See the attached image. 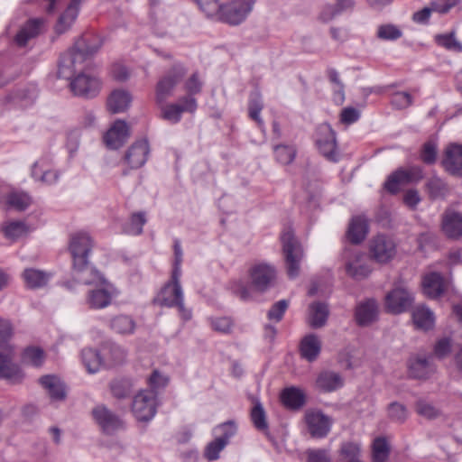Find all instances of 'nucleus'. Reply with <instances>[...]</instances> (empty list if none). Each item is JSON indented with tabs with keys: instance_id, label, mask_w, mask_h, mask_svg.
<instances>
[{
	"instance_id": "1",
	"label": "nucleus",
	"mask_w": 462,
	"mask_h": 462,
	"mask_svg": "<svg viewBox=\"0 0 462 462\" xmlns=\"http://www.w3.org/2000/svg\"><path fill=\"white\" fill-rule=\"evenodd\" d=\"M93 242L88 234L79 232L71 235L69 251L72 259V276L78 282L90 285L102 279V274L88 261Z\"/></svg>"
},
{
	"instance_id": "2",
	"label": "nucleus",
	"mask_w": 462,
	"mask_h": 462,
	"mask_svg": "<svg viewBox=\"0 0 462 462\" xmlns=\"http://www.w3.org/2000/svg\"><path fill=\"white\" fill-rule=\"evenodd\" d=\"M208 17H216L230 25L242 23L253 11L255 0H232L221 5L219 0H194Z\"/></svg>"
},
{
	"instance_id": "3",
	"label": "nucleus",
	"mask_w": 462,
	"mask_h": 462,
	"mask_svg": "<svg viewBox=\"0 0 462 462\" xmlns=\"http://www.w3.org/2000/svg\"><path fill=\"white\" fill-rule=\"evenodd\" d=\"M102 44L103 42L97 37L84 35L79 38L74 46L60 56L58 77L71 79L77 66L81 65L87 58L97 53Z\"/></svg>"
},
{
	"instance_id": "4",
	"label": "nucleus",
	"mask_w": 462,
	"mask_h": 462,
	"mask_svg": "<svg viewBox=\"0 0 462 462\" xmlns=\"http://www.w3.org/2000/svg\"><path fill=\"white\" fill-rule=\"evenodd\" d=\"M282 251L285 258L287 273L290 278H295L300 273L303 250L291 227L285 228L281 235Z\"/></svg>"
},
{
	"instance_id": "5",
	"label": "nucleus",
	"mask_w": 462,
	"mask_h": 462,
	"mask_svg": "<svg viewBox=\"0 0 462 462\" xmlns=\"http://www.w3.org/2000/svg\"><path fill=\"white\" fill-rule=\"evenodd\" d=\"M180 276H174L171 273V281L162 289L159 300L160 304L166 307H177L180 315L184 320L191 319V311L185 308L183 291L180 285Z\"/></svg>"
},
{
	"instance_id": "6",
	"label": "nucleus",
	"mask_w": 462,
	"mask_h": 462,
	"mask_svg": "<svg viewBox=\"0 0 462 462\" xmlns=\"http://www.w3.org/2000/svg\"><path fill=\"white\" fill-rule=\"evenodd\" d=\"M93 284L100 285L95 289L89 290L86 302L90 309L101 310L108 307L118 292L116 289L102 276V279Z\"/></svg>"
},
{
	"instance_id": "7",
	"label": "nucleus",
	"mask_w": 462,
	"mask_h": 462,
	"mask_svg": "<svg viewBox=\"0 0 462 462\" xmlns=\"http://www.w3.org/2000/svg\"><path fill=\"white\" fill-rule=\"evenodd\" d=\"M132 411L140 421H148L156 413V393L153 391H141L133 401Z\"/></svg>"
},
{
	"instance_id": "8",
	"label": "nucleus",
	"mask_w": 462,
	"mask_h": 462,
	"mask_svg": "<svg viewBox=\"0 0 462 462\" xmlns=\"http://www.w3.org/2000/svg\"><path fill=\"white\" fill-rule=\"evenodd\" d=\"M422 177V171L419 167H411L408 170L400 168L388 176L383 187L391 194H396L402 185L417 182Z\"/></svg>"
},
{
	"instance_id": "9",
	"label": "nucleus",
	"mask_w": 462,
	"mask_h": 462,
	"mask_svg": "<svg viewBox=\"0 0 462 462\" xmlns=\"http://www.w3.org/2000/svg\"><path fill=\"white\" fill-rule=\"evenodd\" d=\"M197 100L193 97L183 96L177 103H171L162 106V118L177 124L181 120L182 114L194 113L197 109Z\"/></svg>"
},
{
	"instance_id": "10",
	"label": "nucleus",
	"mask_w": 462,
	"mask_h": 462,
	"mask_svg": "<svg viewBox=\"0 0 462 462\" xmlns=\"http://www.w3.org/2000/svg\"><path fill=\"white\" fill-rule=\"evenodd\" d=\"M412 292L403 286H396L385 296L386 310L394 314L406 311L413 302Z\"/></svg>"
},
{
	"instance_id": "11",
	"label": "nucleus",
	"mask_w": 462,
	"mask_h": 462,
	"mask_svg": "<svg viewBox=\"0 0 462 462\" xmlns=\"http://www.w3.org/2000/svg\"><path fill=\"white\" fill-rule=\"evenodd\" d=\"M249 276L252 289L263 292L272 286L276 272L270 264L257 263L250 269Z\"/></svg>"
},
{
	"instance_id": "12",
	"label": "nucleus",
	"mask_w": 462,
	"mask_h": 462,
	"mask_svg": "<svg viewBox=\"0 0 462 462\" xmlns=\"http://www.w3.org/2000/svg\"><path fill=\"white\" fill-rule=\"evenodd\" d=\"M92 416L105 434L111 435L123 428L122 420L103 404L97 405L92 410Z\"/></svg>"
},
{
	"instance_id": "13",
	"label": "nucleus",
	"mask_w": 462,
	"mask_h": 462,
	"mask_svg": "<svg viewBox=\"0 0 462 462\" xmlns=\"http://www.w3.org/2000/svg\"><path fill=\"white\" fill-rule=\"evenodd\" d=\"M186 71L182 66H174L156 86V102L160 105L171 95L175 86L184 77Z\"/></svg>"
},
{
	"instance_id": "14",
	"label": "nucleus",
	"mask_w": 462,
	"mask_h": 462,
	"mask_svg": "<svg viewBox=\"0 0 462 462\" xmlns=\"http://www.w3.org/2000/svg\"><path fill=\"white\" fill-rule=\"evenodd\" d=\"M316 143L319 152L329 161L337 162L336 133L329 125H322L318 130Z\"/></svg>"
},
{
	"instance_id": "15",
	"label": "nucleus",
	"mask_w": 462,
	"mask_h": 462,
	"mask_svg": "<svg viewBox=\"0 0 462 462\" xmlns=\"http://www.w3.org/2000/svg\"><path fill=\"white\" fill-rule=\"evenodd\" d=\"M305 420L309 432L312 438L323 439L329 433L332 419L320 411L307 412Z\"/></svg>"
},
{
	"instance_id": "16",
	"label": "nucleus",
	"mask_w": 462,
	"mask_h": 462,
	"mask_svg": "<svg viewBox=\"0 0 462 462\" xmlns=\"http://www.w3.org/2000/svg\"><path fill=\"white\" fill-rule=\"evenodd\" d=\"M370 252L378 263H387L395 254V244L390 237L379 235L371 241Z\"/></svg>"
},
{
	"instance_id": "17",
	"label": "nucleus",
	"mask_w": 462,
	"mask_h": 462,
	"mask_svg": "<svg viewBox=\"0 0 462 462\" xmlns=\"http://www.w3.org/2000/svg\"><path fill=\"white\" fill-rule=\"evenodd\" d=\"M69 85L75 95L85 97H95L100 89L99 79L84 73L74 78Z\"/></svg>"
},
{
	"instance_id": "18",
	"label": "nucleus",
	"mask_w": 462,
	"mask_h": 462,
	"mask_svg": "<svg viewBox=\"0 0 462 462\" xmlns=\"http://www.w3.org/2000/svg\"><path fill=\"white\" fill-rule=\"evenodd\" d=\"M150 147L146 139L138 140L126 151L124 160L130 169L136 170L143 167L148 160Z\"/></svg>"
},
{
	"instance_id": "19",
	"label": "nucleus",
	"mask_w": 462,
	"mask_h": 462,
	"mask_svg": "<svg viewBox=\"0 0 462 462\" xmlns=\"http://www.w3.org/2000/svg\"><path fill=\"white\" fill-rule=\"evenodd\" d=\"M43 25L44 20L42 18L28 20L14 37V44L19 48L25 47L29 41L37 37L42 32Z\"/></svg>"
},
{
	"instance_id": "20",
	"label": "nucleus",
	"mask_w": 462,
	"mask_h": 462,
	"mask_svg": "<svg viewBox=\"0 0 462 462\" xmlns=\"http://www.w3.org/2000/svg\"><path fill=\"white\" fill-rule=\"evenodd\" d=\"M130 135L129 127L125 121L116 120L104 135V142L110 149L120 148Z\"/></svg>"
},
{
	"instance_id": "21",
	"label": "nucleus",
	"mask_w": 462,
	"mask_h": 462,
	"mask_svg": "<svg viewBox=\"0 0 462 462\" xmlns=\"http://www.w3.org/2000/svg\"><path fill=\"white\" fill-rule=\"evenodd\" d=\"M51 160L42 157L35 162L32 167L31 175L36 180L43 184L51 185L58 181L60 172L50 168Z\"/></svg>"
},
{
	"instance_id": "22",
	"label": "nucleus",
	"mask_w": 462,
	"mask_h": 462,
	"mask_svg": "<svg viewBox=\"0 0 462 462\" xmlns=\"http://www.w3.org/2000/svg\"><path fill=\"white\" fill-rule=\"evenodd\" d=\"M442 164L450 174L462 177V144L452 143L448 145Z\"/></svg>"
},
{
	"instance_id": "23",
	"label": "nucleus",
	"mask_w": 462,
	"mask_h": 462,
	"mask_svg": "<svg viewBox=\"0 0 462 462\" xmlns=\"http://www.w3.org/2000/svg\"><path fill=\"white\" fill-rule=\"evenodd\" d=\"M378 317V304L374 299L361 301L356 308L355 318L361 327H366L374 322Z\"/></svg>"
},
{
	"instance_id": "24",
	"label": "nucleus",
	"mask_w": 462,
	"mask_h": 462,
	"mask_svg": "<svg viewBox=\"0 0 462 462\" xmlns=\"http://www.w3.org/2000/svg\"><path fill=\"white\" fill-rule=\"evenodd\" d=\"M322 343L319 337L310 333L304 336L299 346V351L301 358L308 362H314L318 359L321 352Z\"/></svg>"
},
{
	"instance_id": "25",
	"label": "nucleus",
	"mask_w": 462,
	"mask_h": 462,
	"mask_svg": "<svg viewBox=\"0 0 462 462\" xmlns=\"http://www.w3.org/2000/svg\"><path fill=\"white\" fill-rule=\"evenodd\" d=\"M344 385V379L340 374L325 370L319 374L316 379V387L323 393L335 392Z\"/></svg>"
},
{
	"instance_id": "26",
	"label": "nucleus",
	"mask_w": 462,
	"mask_h": 462,
	"mask_svg": "<svg viewBox=\"0 0 462 462\" xmlns=\"http://www.w3.org/2000/svg\"><path fill=\"white\" fill-rule=\"evenodd\" d=\"M81 2L82 0H71L65 11L60 15L55 25V32L58 34H62L70 29L79 15Z\"/></svg>"
},
{
	"instance_id": "27",
	"label": "nucleus",
	"mask_w": 462,
	"mask_h": 462,
	"mask_svg": "<svg viewBox=\"0 0 462 462\" xmlns=\"http://www.w3.org/2000/svg\"><path fill=\"white\" fill-rule=\"evenodd\" d=\"M442 231L451 239L462 237V214L447 211L442 217Z\"/></svg>"
},
{
	"instance_id": "28",
	"label": "nucleus",
	"mask_w": 462,
	"mask_h": 462,
	"mask_svg": "<svg viewBox=\"0 0 462 462\" xmlns=\"http://www.w3.org/2000/svg\"><path fill=\"white\" fill-rule=\"evenodd\" d=\"M355 5V0H336L335 4L325 5L320 11L319 20L328 23L343 13L352 11Z\"/></svg>"
},
{
	"instance_id": "29",
	"label": "nucleus",
	"mask_w": 462,
	"mask_h": 462,
	"mask_svg": "<svg viewBox=\"0 0 462 462\" xmlns=\"http://www.w3.org/2000/svg\"><path fill=\"white\" fill-rule=\"evenodd\" d=\"M22 276L28 288L40 289L48 284L52 273L35 268H27L23 272Z\"/></svg>"
},
{
	"instance_id": "30",
	"label": "nucleus",
	"mask_w": 462,
	"mask_h": 462,
	"mask_svg": "<svg viewBox=\"0 0 462 462\" xmlns=\"http://www.w3.org/2000/svg\"><path fill=\"white\" fill-rule=\"evenodd\" d=\"M433 372V365L427 357L416 356L409 360V373L415 379L428 378Z\"/></svg>"
},
{
	"instance_id": "31",
	"label": "nucleus",
	"mask_w": 462,
	"mask_h": 462,
	"mask_svg": "<svg viewBox=\"0 0 462 462\" xmlns=\"http://www.w3.org/2000/svg\"><path fill=\"white\" fill-rule=\"evenodd\" d=\"M354 259L348 260L346 264V273L355 280L360 281L368 277L371 273L370 267L363 263V254L359 252H355Z\"/></svg>"
},
{
	"instance_id": "32",
	"label": "nucleus",
	"mask_w": 462,
	"mask_h": 462,
	"mask_svg": "<svg viewBox=\"0 0 462 462\" xmlns=\"http://www.w3.org/2000/svg\"><path fill=\"white\" fill-rule=\"evenodd\" d=\"M132 102L129 92L123 89L114 90L107 99V108L113 114L125 112Z\"/></svg>"
},
{
	"instance_id": "33",
	"label": "nucleus",
	"mask_w": 462,
	"mask_h": 462,
	"mask_svg": "<svg viewBox=\"0 0 462 462\" xmlns=\"http://www.w3.org/2000/svg\"><path fill=\"white\" fill-rule=\"evenodd\" d=\"M40 383L47 390L50 397L54 401L65 398V388L60 379L55 375H44L40 378Z\"/></svg>"
},
{
	"instance_id": "34",
	"label": "nucleus",
	"mask_w": 462,
	"mask_h": 462,
	"mask_svg": "<svg viewBox=\"0 0 462 462\" xmlns=\"http://www.w3.org/2000/svg\"><path fill=\"white\" fill-rule=\"evenodd\" d=\"M424 293L430 298H436L444 291V280L440 273H430L422 281Z\"/></svg>"
},
{
	"instance_id": "35",
	"label": "nucleus",
	"mask_w": 462,
	"mask_h": 462,
	"mask_svg": "<svg viewBox=\"0 0 462 462\" xmlns=\"http://www.w3.org/2000/svg\"><path fill=\"white\" fill-rule=\"evenodd\" d=\"M368 232V224L365 217H355L352 218L348 230L347 237L353 244H360L366 236Z\"/></svg>"
},
{
	"instance_id": "36",
	"label": "nucleus",
	"mask_w": 462,
	"mask_h": 462,
	"mask_svg": "<svg viewBox=\"0 0 462 462\" xmlns=\"http://www.w3.org/2000/svg\"><path fill=\"white\" fill-rule=\"evenodd\" d=\"M328 305L323 302H314L310 306L309 325L313 328L325 326L328 317Z\"/></svg>"
},
{
	"instance_id": "37",
	"label": "nucleus",
	"mask_w": 462,
	"mask_h": 462,
	"mask_svg": "<svg viewBox=\"0 0 462 462\" xmlns=\"http://www.w3.org/2000/svg\"><path fill=\"white\" fill-rule=\"evenodd\" d=\"M82 363L90 374H95L103 366H106V362L101 356L97 349L85 348L81 352Z\"/></svg>"
},
{
	"instance_id": "38",
	"label": "nucleus",
	"mask_w": 462,
	"mask_h": 462,
	"mask_svg": "<svg viewBox=\"0 0 462 462\" xmlns=\"http://www.w3.org/2000/svg\"><path fill=\"white\" fill-rule=\"evenodd\" d=\"M414 325L420 329L429 330L434 325L433 312L425 306H418L412 312Z\"/></svg>"
},
{
	"instance_id": "39",
	"label": "nucleus",
	"mask_w": 462,
	"mask_h": 462,
	"mask_svg": "<svg viewBox=\"0 0 462 462\" xmlns=\"http://www.w3.org/2000/svg\"><path fill=\"white\" fill-rule=\"evenodd\" d=\"M24 375L18 365L13 361L0 363V379L5 380L10 383L15 384L23 381Z\"/></svg>"
},
{
	"instance_id": "40",
	"label": "nucleus",
	"mask_w": 462,
	"mask_h": 462,
	"mask_svg": "<svg viewBox=\"0 0 462 462\" xmlns=\"http://www.w3.org/2000/svg\"><path fill=\"white\" fill-rule=\"evenodd\" d=\"M283 404L290 409H300L305 403L303 392L296 387H290L283 390L282 393Z\"/></svg>"
},
{
	"instance_id": "41",
	"label": "nucleus",
	"mask_w": 462,
	"mask_h": 462,
	"mask_svg": "<svg viewBox=\"0 0 462 462\" xmlns=\"http://www.w3.org/2000/svg\"><path fill=\"white\" fill-rule=\"evenodd\" d=\"M111 328L122 335L133 334L135 329L134 320L127 315H118L111 319Z\"/></svg>"
},
{
	"instance_id": "42",
	"label": "nucleus",
	"mask_w": 462,
	"mask_h": 462,
	"mask_svg": "<svg viewBox=\"0 0 462 462\" xmlns=\"http://www.w3.org/2000/svg\"><path fill=\"white\" fill-rule=\"evenodd\" d=\"M133 390V382L129 378H116L110 383V391L114 397L125 399Z\"/></svg>"
},
{
	"instance_id": "43",
	"label": "nucleus",
	"mask_w": 462,
	"mask_h": 462,
	"mask_svg": "<svg viewBox=\"0 0 462 462\" xmlns=\"http://www.w3.org/2000/svg\"><path fill=\"white\" fill-rule=\"evenodd\" d=\"M251 420L254 426V428L264 433L268 432V422L266 420V413L262 403L257 401L254 403V406L251 410L250 413Z\"/></svg>"
},
{
	"instance_id": "44",
	"label": "nucleus",
	"mask_w": 462,
	"mask_h": 462,
	"mask_svg": "<svg viewBox=\"0 0 462 462\" xmlns=\"http://www.w3.org/2000/svg\"><path fill=\"white\" fill-rule=\"evenodd\" d=\"M263 105L260 95L254 94L250 97L248 103V115L249 117L255 121L258 127L263 131L264 124L260 116L261 111L263 110Z\"/></svg>"
},
{
	"instance_id": "45",
	"label": "nucleus",
	"mask_w": 462,
	"mask_h": 462,
	"mask_svg": "<svg viewBox=\"0 0 462 462\" xmlns=\"http://www.w3.org/2000/svg\"><path fill=\"white\" fill-rule=\"evenodd\" d=\"M426 187L430 197L433 199L444 198L448 191L444 180L437 176L430 177L426 183Z\"/></svg>"
},
{
	"instance_id": "46",
	"label": "nucleus",
	"mask_w": 462,
	"mask_h": 462,
	"mask_svg": "<svg viewBox=\"0 0 462 462\" xmlns=\"http://www.w3.org/2000/svg\"><path fill=\"white\" fill-rule=\"evenodd\" d=\"M6 202L15 210L23 211L32 204V200L26 192L14 191L8 194Z\"/></svg>"
},
{
	"instance_id": "47",
	"label": "nucleus",
	"mask_w": 462,
	"mask_h": 462,
	"mask_svg": "<svg viewBox=\"0 0 462 462\" xmlns=\"http://www.w3.org/2000/svg\"><path fill=\"white\" fill-rule=\"evenodd\" d=\"M146 223L145 214L143 212L134 213L129 222L125 224L123 230L125 234L138 236L143 233V227Z\"/></svg>"
},
{
	"instance_id": "48",
	"label": "nucleus",
	"mask_w": 462,
	"mask_h": 462,
	"mask_svg": "<svg viewBox=\"0 0 462 462\" xmlns=\"http://www.w3.org/2000/svg\"><path fill=\"white\" fill-rule=\"evenodd\" d=\"M390 447L384 438H376L373 443V462H386Z\"/></svg>"
},
{
	"instance_id": "49",
	"label": "nucleus",
	"mask_w": 462,
	"mask_h": 462,
	"mask_svg": "<svg viewBox=\"0 0 462 462\" xmlns=\"http://www.w3.org/2000/svg\"><path fill=\"white\" fill-rule=\"evenodd\" d=\"M276 160L284 165L292 162L296 156V149L292 145L279 144L274 146Z\"/></svg>"
},
{
	"instance_id": "50",
	"label": "nucleus",
	"mask_w": 462,
	"mask_h": 462,
	"mask_svg": "<svg viewBox=\"0 0 462 462\" xmlns=\"http://www.w3.org/2000/svg\"><path fill=\"white\" fill-rule=\"evenodd\" d=\"M416 412L428 420H433L440 415V411L432 403L424 399H419L415 403Z\"/></svg>"
},
{
	"instance_id": "51",
	"label": "nucleus",
	"mask_w": 462,
	"mask_h": 462,
	"mask_svg": "<svg viewBox=\"0 0 462 462\" xmlns=\"http://www.w3.org/2000/svg\"><path fill=\"white\" fill-rule=\"evenodd\" d=\"M23 361L33 366H41L44 361V352L35 346H29L23 353Z\"/></svg>"
},
{
	"instance_id": "52",
	"label": "nucleus",
	"mask_w": 462,
	"mask_h": 462,
	"mask_svg": "<svg viewBox=\"0 0 462 462\" xmlns=\"http://www.w3.org/2000/svg\"><path fill=\"white\" fill-rule=\"evenodd\" d=\"M388 417L394 422L403 423L408 418V411L404 404L393 402L388 405Z\"/></svg>"
},
{
	"instance_id": "53",
	"label": "nucleus",
	"mask_w": 462,
	"mask_h": 462,
	"mask_svg": "<svg viewBox=\"0 0 462 462\" xmlns=\"http://www.w3.org/2000/svg\"><path fill=\"white\" fill-rule=\"evenodd\" d=\"M226 446L225 441L216 438L206 446L203 456L208 461L217 460L219 458L220 452L226 448Z\"/></svg>"
},
{
	"instance_id": "54",
	"label": "nucleus",
	"mask_w": 462,
	"mask_h": 462,
	"mask_svg": "<svg viewBox=\"0 0 462 462\" xmlns=\"http://www.w3.org/2000/svg\"><path fill=\"white\" fill-rule=\"evenodd\" d=\"M341 462L352 461L360 457V447L354 442L343 443L340 448Z\"/></svg>"
},
{
	"instance_id": "55",
	"label": "nucleus",
	"mask_w": 462,
	"mask_h": 462,
	"mask_svg": "<svg viewBox=\"0 0 462 462\" xmlns=\"http://www.w3.org/2000/svg\"><path fill=\"white\" fill-rule=\"evenodd\" d=\"M436 42L447 50L462 52V44L457 41L453 32L448 34L437 35Z\"/></svg>"
},
{
	"instance_id": "56",
	"label": "nucleus",
	"mask_w": 462,
	"mask_h": 462,
	"mask_svg": "<svg viewBox=\"0 0 462 462\" xmlns=\"http://www.w3.org/2000/svg\"><path fill=\"white\" fill-rule=\"evenodd\" d=\"M215 431L218 436L217 439L225 441L226 445L228 444L229 439L236 434V426L234 421L228 420L226 421L215 429Z\"/></svg>"
},
{
	"instance_id": "57",
	"label": "nucleus",
	"mask_w": 462,
	"mask_h": 462,
	"mask_svg": "<svg viewBox=\"0 0 462 462\" xmlns=\"http://www.w3.org/2000/svg\"><path fill=\"white\" fill-rule=\"evenodd\" d=\"M402 35V31L393 24H383L378 27L377 37L384 41H395Z\"/></svg>"
},
{
	"instance_id": "58",
	"label": "nucleus",
	"mask_w": 462,
	"mask_h": 462,
	"mask_svg": "<svg viewBox=\"0 0 462 462\" xmlns=\"http://www.w3.org/2000/svg\"><path fill=\"white\" fill-rule=\"evenodd\" d=\"M7 238L17 239L27 233V226L22 221L11 222L4 227Z\"/></svg>"
},
{
	"instance_id": "59",
	"label": "nucleus",
	"mask_w": 462,
	"mask_h": 462,
	"mask_svg": "<svg viewBox=\"0 0 462 462\" xmlns=\"http://www.w3.org/2000/svg\"><path fill=\"white\" fill-rule=\"evenodd\" d=\"M210 325L217 332L229 334L232 331L234 322L229 317H216L210 319Z\"/></svg>"
},
{
	"instance_id": "60",
	"label": "nucleus",
	"mask_w": 462,
	"mask_h": 462,
	"mask_svg": "<svg viewBox=\"0 0 462 462\" xmlns=\"http://www.w3.org/2000/svg\"><path fill=\"white\" fill-rule=\"evenodd\" d=\"M328 77L329 80L336 85V88H334L335 100L342 103L345 99L344 85L339 79L337 71L335 69H328Z\"/></svg>"
},
{
	"instance_id": "61",
	"label": "nucleus",
	"mask_w": 462,
	"mask_h": 462,
	"mask_svg": "<svg viewBox=\"0 0 462 462\" xmlns=\"http://www.w3.org/2000/svg\"><path fill=\"white\" fill-rule=\"evenodd\" d=\"M452 349V340L450 337H442L439 339L433 348L435 356L439 359L447 357Z\"/></svg>"
},
{
	"instance_id": "62",
	"label": "nucleus",
	"mask_w": 462,
	"mask_h": 462,
	"mask_svg": "<svg viewBox=\"0 0 462 462\" xmlns=\"http://www.w3.org/2000/svg\"><path fill=\"white\" fill-rule=\"evenodd\" d=\"M412 97L405 91L396 92L392 96L391 103L397 109H404L412 105Z\"/></svg>"
},
{
	"instance_id": "63",
	"label": "nucleus",
	"mask_w": 462,
	"mask_h": 462,
	"mask_svg": "<svg viewBox=\"0 0 462 462\" xmlns=\"http://www.w3.org/2000/svg\"><path fill=\"white\" fill-rule=\"evenodd\" d=\"M452 374L456 379L462 378V344L458 345L451 360Z\"/></svg>"
},
{
	"instance_id": "64",
	"label": "nucleus",
	"mask_w": 462,
	"mask_h": 462,
	"mask_svg": "<svg viewBox=\"0 0 462 462\" xmlns=\"http://www.w3.org/2000/svg\"><path fill=\"white\" fill-rule=\"evenodd\" d=\"M306 456L307 462H330L328 451L324 448H309Z\"/></svg>"
}]
</instances>
